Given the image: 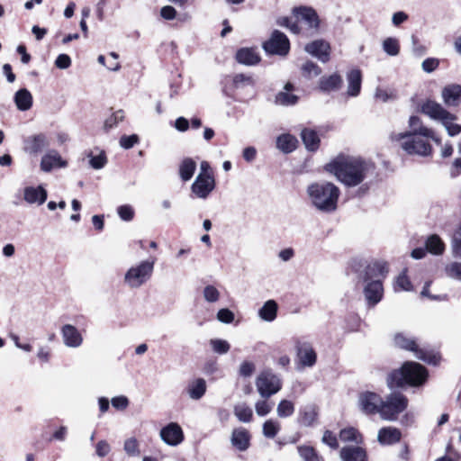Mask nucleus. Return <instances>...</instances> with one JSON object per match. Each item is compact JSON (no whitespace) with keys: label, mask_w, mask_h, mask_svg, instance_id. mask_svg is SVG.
Instances as JSON below:
<instances>
[{"label":"nucleus","mask_w":461,"mask_h":461,"mask_svg":"<svg viewBox=\"0 0 461 461\" xmlns=\"http://www.w3.org/2000/svg\"><path fill=\"white\" fill-rule=\"evenodd\" d=\"M352 271L357 275V282L364 285L363 294L369 307L376 305L383 298L382 278L388 272L384 261L368 262L362 258H354L350 263Z\"/></svg>","instance_id":"nucleus-1"},{"label":"nucleus","mask_w":461,"mask_h":461,"mask_svg":"<svg viewBox=\"0 0 461 461\" xmlns=\"http://www.w3.org/2000/svg\"><path fill=\"white\" fill-rule=\"evenodd\" d=\"M324 168L346 186L354 187L365 180L374 165L360 158L339 156L326 164Z\"/></svg>","instance_id":"nucleus-2"},{"label":"nucleus","mask_w":461,"mask_h":461,"mask_svg":"<svg viewBox=\"0 0 461 461\" xmlns=\"http://www.w3.org/2000/svg\"><path fill=\"white\" fill-rule=\"evenodd\" d=\"M307 195L318 211L330 213L337 210L340 191L331 182H315L308 185Z\"/></svg>","instance_id":"nucleus-3"},{"label":"nucleus","mask_w":461,"mask_h":461,"mask_svg":"<svg viewBox=\"0 0 461 461\" xmlns=\"http://www.w3.org/2000/svg\"><path fill=\"white\" fill-rule=\"evenodd\" d=\"M428 378V371L422 365L407 361L399 368L392 371L387 377V385L391 388H400L406 385L420 386Z\"/></svg>","instance_id":"nucleus-4"},{"label":"nucleus","mask_w":461,"mask_h":461,"mask_svg":"<svg viewBox=\"0 0 461 461\" xmlns=\"http://www.w3.org/2000/svg\"><path fill=\"white\" fill-rule=\"evenodd\" d=\"M422 113L429 118L439 121L446 128L450 137L456 136L461 133V125L455 123L457 119L456 115L451 113L436 101L428 99L420 106V110Z\"/></svg>","instance_id":"nucleus-5"},{"label":"nucleus","mask_w":461,"mask_h":461,"mask_svg":"<svg viewBox=\"0 0 461 461\" xmlns=\"http://www.w3.org/2000/svg\"><path fill=\"white\" fill-rule=\"evenodd\" d=\"M393 342L396 347L413 352L416 358L429 365H437L439 361L438 355L429 352L423 348H420L414 339L409 338L402 332L394 335Z\"/></svg>","instance_id":"nucleus-6"},{"label":"nucleus","mask_w":461,"mask_h":461,"mask_svg":"<svg viewBox=\"0 0 461 461\" xmlns=\"http://www.w3.org/2000/svg\"><path fill=\"white\" fill-rule=\"evenodd\" d=\"M255 384L262 398L267 399L282 389V380L270 368L262 370L256 378Z\"/></svg>","instance_id":"nucleus-7"},{"label":"nucleus","mask_w":461,"mask_h":461,"mask_svg":"<svg viewBox=\"0 0 461 461\" xmlns=\"http://www.w3.org/2000/svg\"><path fill=\"white\" fill-rule=\"evenodd\" d=\"M408 407L407 397L399 392L391 393L383 401L381 417L386 420H395L397 416Z\"/></svg>","instance_id":"nucleus-8"},{"label":"nucleus","mask_w":461,"mask_h":461,"mask_svg":"<svg viewBox=\"0 0 461 461\" xmlns=\"http://www.w3.org/2000/svg\"><path fill=\"white\" fill-rule=\"evenodd\" d=\"M153 269L154 261H141L139 265L128 269L124 276V282L131 288H138L151 277Z\"/></svg>","instance_id":"nucleus-9"},{"label":"nucleus","mask_w":461,"mask_h":461,"mask_svg":"<svg viewBox=\"0 0 461 461\" xmlns=\"http://www.w3.org/2000/svg\"><path fill=\"white\" fill-rule=\"evenodd\" d=\"M396 140H403L401 146L410 155L427 157L431 154L432 147L422 136L411 133H399Z\"/></svg>","instance_id":"nucleus-10"},{"label":"nucleus","mask_w":461,"mask_h":461,"mask_svg":"<svg viewBox=\"0 0 461 461\" xmlns=\"http://www.w3.org/2000/svg\"><path fill=\"white\" fill-rule=\"evenodd\" d=\"M262 48L268 55L285 57L290 51V41L284 32L275 30L270 38L263 42Z\"/></svg>","instance_id":"nucleus-11"},{"label":"nucleus","mask_w":461,"mask_h":461,"mask_svg":"<svg viewBox=\"0 0 461 461\" xmlns=\"http://www.w3.org/2000/svg\"><path fill=\"white\" fill-rule=\"evenodd\" d=\"M383 404L381 396L373 392H363L358 397V406L362 412L366 415L380 413Z\"/></svg>","instance_id":"nucleus-12"},{"label":"nucleus","mask_w":461,"mask_h":461,"mask_svg":"<svg viewBox=\"0 0 461 461\" xmlns=\"http://www.w3.org/2000/svg\"><path fill=\"white\" fill-rule=\"evenodd\" d=\"M213 176L198 175L191 185V191L196 197L206 199L215 188Z\"/></svg>","instance_id":"nucleus-13"},{"label":"nucleus","mask_w":461,"mask_h":461,"mask_svg":"<svg viewBox=\"0 0 461 461\" xmlns=\"http://www.w3.org/2000/svg\"><path fill=\"white\" fill-rule=\"evenodd\" d=\"M304 50L322 63L330 59V45L325 40L319 39L307 43Z\"/></svg>","instance_id":"nucleus-14"},{"label":"nucleus","mask_w":461,"mask_h":461,"mask_svg":"<svg viewBox=\"0 0 461 461\" xmlns=\"http://www.w3.org/2000/svg\"><path fill=\"white\" fill-rule=\"evenodd\" d=\"M320 410L315 403H308L299 408L297 423L303 427H313L319 419Z\"/></svg>","instance_id":"nucleus-15"},{"label":"nucleus","mask_w":461,"mask_h":461,"mask_svg":"<svg viewBox=\"0 0 461 461\" xmlns=\"http://www.w3.org/2000/svg\"><path fill=\"white\" fill-rule=\"evenodd\" d=\"M161 439L169 446H177L184 440V433L181 427L171 422L161 429Z\"/></svg>","instance_id":"nucleus-16"},{"label":"nucleus","mask_w":461,"mask_h":461,"mask_svg":"<svg viewBox=\"0 0 461 461\" xmlns=\"http://www.w3.org/2000/svg\"><path fill=\"white\" fill-rule=\"evenodd\" d=\"M299 363L303 366H312L317 360V355L309 342L297 341L295 345Z\"/></svg>","instance_id":"nucleus-17"},{"label":"nucleus","mask_w":461,"mask_h":461,"mask_svg":"<svg viewBox=\"0 0 461 461\" xmlns=\"http://www.w3.org/2000/svg\"><path fill=\"white\" fill-rule=\"evenodd\" d=\"M343 86V78L338 73H333L330 76H322L318 82V89L324 94L337 92L341 89Z\"/></svg>","instance_id":"nucleus-18"},{"label":"nucleus","mask_w":461,"mask_h":461,"mask_svg":"<svg viewBox=\"0 0 461 461\" xmlns=\"http://www.w3.org/2000/svg\"><path fill=\"white\" fill-rule=\"evenodd\" d=\"M50 142L44 133H39L28 137L24 140V150L30 154H39L49 147Z\"/></svg>","instance_id":"nucleus-19"},{"label":"nucleus","mask_w":461,"mask_h":461,"mask_svg":"<svg viewBox=\"0 0 461 461\" xmlns=\"http://www.w3.org/2000/svg\"><path fill=\"white\" fill-rule=\"evenodd\" d=\"M61 335L64 344L68 348H78L83 343L82 335L78 330L71 324H65L61 328Z\"/></svg>","instance_id":"nucleus-20"},{"label":"nucleus","mask_w":461,"mask_h":461,"mask_svg":"<svg viewBox=\"0 0 461 461\" xmlns=\"http://www.w3.org/2000/svg\"><path fill=\"white\" fill-rule=\"evenodd\" d=\"M251 436L245 428H237L232 430L230 442L239 451H246L250 446Z\"/></svg>","instance_id":"nucleus-21"},{"label":"nucleus","mask_w":461,"mask_h":461,"mask_svg":"<svg viewBox=\"0 0 461 461\" xmlns=\"http://www.w3.org/2000/svg\"><path fill=\"white\" fill-rule=\"evenodd\" d=\"M441 96L447 106H457L461 101V85H447L442 89Z\"/></svg>","instance_id":"nucleus-22"},{"label":"nucleus","mask_w":461,"mask_h":461,"mask_svg":"<svg viewBox=\"0 0 461 461\" xmlns=\"http://www.w3.org/2000/svg\"><path fill=\"white\" fill-rule=\"evenodd\" d=\"M402 438V432L394 427H384L379 429L377 441L383 446H391L398 443Z\"/></svg>","instance_id":"nucleus-23"},{"label":"nucleus","mask_w":461,"mask_h":461,"mask_svg":"<svg viewBox=\"0 0 461 461\" xmlns=\"http://www.w3.org/2000/svg\"><path fill=\"white\" fill-rule=\"evenodd\" d=\"M342 461H367V453L365 448L358 446H346L339 451Z\"/></svg>","instance_id":"nucleus-24"},{"label":"nucleus","mask_w":461,"mask_h":461,"mask_svg":"<svg viewBox=\"0 0 461 461\" xmlns=\"http://www.w3.org/2000/svg\"><path fill=\"white\" fill-rule=\"evenodd\" d=\"M235 59L238 63L246 66H255L261 60L256 48H240L237 50Z\"/></svg>","instance_id":"nucleus-25"},{"label":"nucleus","mask_w":461,"mask_h":461,"mask_svg":"<svg viewBox=\"0 0 461 461\" xmlns=\"http://www.w3.org/2000/svg\"><path fill=\"white\" fill-rule=\"evenodd\" d=\"M48 197V193L42 185L37 187L27 186L23 190V199L28 203L43 204Z\"/></svg>","instance_id":"nucleus-26"},{"label":"nucleus","mask_w":461,"mask_h":461,"mask_svg":"<svg viewBox=\"0 0 461 461\" xmlns=\"http://www.w3.org/2000/svg\"><path fill=\"white\" fill-rule=\"evenodd\" d=\"M294 88L295 87L293 83L287 82L284 86V91L276 94L275 98L276 104L283 106H291L296 104L299 101V96L292 94Z\"/></svg>","instance_id":"nucleus-27"},{"label":"nucleus","mask_w":461,"mask_h":461,"mask_svg":"<svg viewBox=\"0 0 461 461\" xmlns=\"http://www.w3.org/2000/svg\"><path fill=\"white\" fill-rule=\"evenodd\" d=\"M293 12L298 19H302L304 22H306L310 28H319V16L313 8L307 6H300L295 7Z\"/></svg>","instance_id":"nucleus-28"},{"label":"nucleus","mask_w":461,"mask_h":461,"mask_svg":"<svg viewBox=\"0 0 461 461\" xmlns=\"http://www.w3.org/2000/svg\"><path fill=\"white\" fill-rule=\"evenodd\" d=\"M301 139L308 151H316L321 143L320 137L316 131L309 128H304L301 131Z\"/></svg>","instance_id":"nucleus-29"},{"label":"nucleus","mask_w":461,"mask_h":461,"mask_svg":"<svg viewBox=\"0 0 461 461\" xmlns=\"http://www.w3.org/2000/svg\"><path fill=\"white\" fill-rule=\"evenodd\" d=\"M66 162L56 150H51L44 155L41 161V168L44 172H50L55 167H65Z\"/></svg>","instance_id":"nucleus-30"},{"label":"nucleus","mask_w":461,"mask_h":461,"mask_svg":"<svg viewBox=\"0 0 461 461\" xmlns=\"http://www.w3.org/2000/svg\"><path fill=\"white\" fill-rule=\"evenodd\" d=\"M348 95L357 96L361 90L362 74L359 69H352L347 74Z\"/></svg>","instance_id":"nucleus-31"},{"label":"nucleus","mask_w":461,"mask_h":461,"mask_svg":"<svg viewBox=\"0 0 461 461\" xmlns=\"http://www.w3.org/2000/svg\"><path fill=\"white\" fill-rule=\"evenodd\" d=\"M14 101L17 109L23 112L31 109L33 104L32 95L27 88L19 89L14 94Z\"/></svg>","instance_id":"nucleus-32"},{"label":"nucleus","mask_w":461,"mask_h":461,"mask_svg":"<svg viewBox=\"0 0 461 461\" xmlns=\"http://www.w3.org/2000/svg\"><path fill=\"white\" fill-rule=\"evenodd\" d=\"M206 382L203 378L191 381L187 387V393L192 400H200L206 393Z\"/></svg>","instance_id":"nucleus-33"},{"label":"nucleus","mask_w":461,"mask_h":461,"mask_svg":"<svg viewBox=\"0 0 461 461\" xmlns=\"http://www.w3.org/2000/svg\"><path fill=\"white\" fill-rule=\"evenodd\" d=\"M196 170V162L192 158H185L179 164L178 174L182 181H189Z\"/></svg>","instance_id":"nucleus-34"},{"label":"nucleus","mask_w":461,"mask_h":461,"mask_svg":"<svg viewBox=\"0 0 461 461\" xmlns=\"http://www.w3.org/2000/svg\"><path fill=\"white\" fill-rule=\"evenodd\" d=\"M297 143V139L289 133L281 134L276 139L277 149L286 154L293 152L296 149Z\"/></svg>","instance_id":"nucleus-35"},{"label":"nucleus","mask_w":461,"mask_h":461,"mask_svg":"<svg viewBox=\"0 0 461 461\" xmlns=\"http://www.w3.org/2000/svg\"><path fill=\"white\" fill-rule=\"evenodd\" d=\"M278 305L275 300L267 301L258 311L259 317L266 321H273L277 315Z\"/></svg>","instance_id":"nucleus-36"},{"label":"nucleus","mask_w":461,"mask_h":461,"mask_svg":"<svg viewBox=\"0 0 461 461\" xmlns=\"http://www.w3.org/2000/svg\"><path fill=\"white\" fill-rule=\"evenodd\" d=\"M409 125L411 131H406L405 133L415 134L416 136H432V130L423 126L421 120L416 115L410 117Z\"/></svg>","instance_id":"nucleus-37"},{"label":"nucleus","mask_w":461,"mask_h":461,"mask_svg":"<svg viewBox=\"0 0 461 461\" xmlns=\"http://www.w3.org/2000/svg\"><path fill=\"white\" fill-rule=\"evenodd\" d=\"M425 248L431 254L440 255L445 250V244L438 235L432 234L427 238Z\"/></svg>","instance_id":"nucleus-38"},{"label":"nucleus","mask_w":461,"mask_h":461,"mask_svg":"<svg viewBox=\"0 0 461 461\" xmlns=\"http://www.w3.org/2000/svg\"><path fill=\"white\" fill-rule=\"evenodd\" d=\"M298 453L303 461H323L316 449L311 446H299L297 447Z\"/></svg>","instance_id":"nucleus-39"},{"label":"nucleus","mask_w":461,"mask_h":461,"mask_svg":"<svg viewBox=\"0 0 461 461\" xmlns=\"http://www.w3.org/2000/svg\"><path fill=\"white\" fill-rule=\"evenodd\" d=\"M339 438L344 442H355L358 444L362 441L361 434L353 427L341 429L339 432Z\"/></svg>","instance_id":"nucleus-40"},{"label":"nucleus","mask_w":461,"mask_h":461,"mask_svg":"<svg viewBox=\"0 0 461 461\" xmlns=\"http://www.w3.org/2000/svg\"><path fill=\"white\" fill-rule=\"evenodd\" d=\"M301 71L304 77L312 78V77L320 76L322 69L315 62L307 60L302 65Z\"/></svg>","instance_id":"nucleus-41"},{"label":"nucleus","mask_w":461,"mask_h":461,"mask_svg":"<svg viewBox=\"0 0 461 461\" xmlns=\"http://www.w3.org/2000/svg\"><path fill=\"white\" fill-rule=\"evenodd\" d=\"M281 429L280 423L274 420H267L263 423V435L267 438H274Z\"/></svg>","instance_id":"nucleus-42"},{"label":"nucleus","mask_w":461,"mask_h":461,"mask_svg":"<svg viewBox=\"0 0 461 461\" xmlns=\"http://www.w3.org/2000/svg\"><path fill=\"white\" fill-rule=\"evenodd\" d=\"M232 84L234 88L242 89L247 86L253 87L255 86V81L252 77L240 73L233 77Z\"/></svg>","instance_id":"nucleus-43"},{"label":"nucleus","mask_w":461,"mask_h":461,"mask_svg":"<svg viewBox=\"0 0 461 461\" xmlns=\"http://www.w3.org/2000/svg\"><path fill=\"white\" fill-rule=\"evenodd\" d=\"M383 50L389 56H397L400 52L399 41L393 37L386 38L383 41Z\"/></svg>","instance_id":"nucleus-44"},{"label":"nucleus","mask_w":461,"mask_h":461,"mask_svg":"<svg viewBox=\"0 0 461 461\" xmlns=\"http://www.w3.org/2000/svg\"><path fill=\"white\" fill-rule=\"evenodd\" d=\"M234 414L242 422H249L253 417L252 409L246 404L235 406Z\"/></svg>","instance_id":"nucleus-45"},{"label":"nucleus","mask_w":461,"mask_h":461,"mask_svg":"<svg viewBox=\"0 0 461 461\" xmlns=\"http://www.w3.org/2000/svg\"><path fill=\"white\" fill-rule=\"evenodd\" d=\"M294 412V404L289 400H281L276 408V413L280 418H287Z\"/></svg>","instance_id":"nucleus-46"},{"label":"nucleus","mask_w":461,"mask_h":461,"mask_svg":"<svg viewBox=\"0 0 461 461\" xmlns=\"http://www.w3.org/2000/svg\"><path fill=\"white\" fill-rule=\"evenodd\" d=\"M210 345L214 353L224 355L229 352L230 348V343L221 339H212L210 340Z\"/></svg>","instance_id":"nucleus-47"},{"label":"nucleus","mask_w":461,"mask_h":461,"mask_svg":"<svg viewBox=\"0 0 461 461\" xmlns=\"http://www.w3.org/2000/svg\"><path fill=\"white\" fill-rule=\"evenodd\" d=\"M89 164L94 169H101L107 163V158L104 151H101L98 155L95 156L92 152L88 154Z\"/></svg>","instance_id":"nucleus-48"},{"label":"nucleus","mask_w":461,"mask_h":461,"mask_svg":"<svg viewBox=\"0 0 461 461\" xmlns=\"http://www.w3.org/2000/svg\"><path fill=\"white\" fill-rule=\"evenodd\" d=\"M124 118V113L122 110H118L113 113L109 118L104 121V128L106 131L117 126L119 122H122Z\"/></svg>","instance_id":"nucleus-49"},{"label":"nucleus","mask_w":461,"mask_h":461,"mask_svg":"<svg viewBox=\"0 0 461 461\" xmlns=\"http://www.w3.org/2000/svg\"><path fill=\"white\" fill-rule=\"evenodd\" d=\"M123 449L131 456H137L140 455L139 443L135 438L126 439L124 441Z\"/></svg>","instance_id":"nucleus-50"},{"label":"nucleus","mask_w":461,"mask_h":461,"mask_svg":"<svg viewBox=\"0 0 461 461\" xmlns=\"http://www.w3.org/2000/svg\"><path fill=\"white\" fill-rule=\"evenodd\" d=\"M119 217L124 221H131L134 218V210L130 204H123L117 208Z\"/></svg>","instance_id":"nucleus-51"},{"label":"nucleus","mask_w":461,"mask_h":461,"mask_svg":"<svg viewBox=\"0 0 461 461\" xmlns=\"http://www.w3.org/2000/svg\"><path fill=\"white\" fill-rule=\"evenodd\" d=\"M446 275L448 277L461 280V263L453 262L445 267Z\"/></svg>","instance_id":"nucleus-52"},{"label":"nucleus","mask_w":461,"mask_h":461,"mask_svg":"<svg viewBox=\"0 0 461 461\" xmlns=\"http://www.w3.org/2000/svg\"><path fill=\"white\" fill-rule=\"evenodd\" d=\"M203 297L208 303H215L220 298V293L215 286L209 285L203 288Z\"/></svg>","instance_id":"nucleus-53"},{"label":"nucleus","mask_w":461,"mask_h":461,"mask_svg":"<svg viewBox=\"0 0 461 461\" xmlns=\"http://www.w3.org/2000/svg\"><path fill=\"white\" fill-rule=\"evenodd\" d=\"M138 142L139 137L136 134L122 135L120 139V145L125 149H131Z\"/></svg>","instance_id":"nucleus-54"},{"label":"nucleus","mask_w":461,"mask_h":461,"mask_svg":"<svg viewBox=\"0 0 461 461\" xmlns=\"http://www.w3.org/2000/svg\"><path fill=\"white\" fill-rule=\"evenodd\" d=\"M217 319L222 323H231L234 321V313L228 308H222L217 312Z\"/></svg>","instance_id":"nucleus-55"},{"label":"nucleus","mask_w":461,"mask_h":461,"mask_svg":"<svg viewBox=\"0 0 461 461\" xmlns=\"http://www.w3.org/2000/svg\"><path fill=\"white\" fill-rule=\"evenodd\" d=\"M439 65V60L436 58H427L421 63V68L426 73H432Z\"/></svg>","instance_id":"nucleus-56"},{"label":"nucleus","mask_w":461,"mask_h":461,"mask_svg":"<svg viewBox=\"0 0 461 461\" xmlns=\"http://www.w3.org/2000/svg\"><path fill=\"white\" fill-rule=\"evenodd\" d=\"M255 364L250 361H243L239 369V375L243 377H249L255 372Z\"/></svg>","instance_id":"nucleus-57"},{"label":"nucleus","mask_w":461,"mask_h":461,"mask_svg":"<svg viewBox=\"0 0 461 461\" xmlns=\"http://www.w3.org/2000/svg\"><path fill=\"white\" fill-rule=\"evenodd\" d=\"M396 285L402 291H411L412 290V285L406 276V270H404L396 280Z\"/></svg>","instance_id":"nucleus-58"},{"label":"nucleus","mask_w":461,"mask_h":461,"mask_svg":"<svg viewBox=\"0 0 461 461\" xmlns=\"http://www.w3.org/2000/svg\"><path fill=\"white\" fill-rule=\"evenodd\" d=\"M111 404L113 408L122 411L128 407L129 400L124 395L115 396L112 398Z\"/></svg>","instance_id":"nucleus-59"},{"label":"nucleus","mask_w":461,"mask_h":461,"mask_svg":"<svg viewBox=\"0 0 461 461\" xmlns=\"http://www.w3.org/2000/svg\"><path fill=\"white\" fill-rule=\"evenodd\" d=\"M321 440L333 449L339 447L337 437L330 430L324 431Z\"/></svg>","instance_id":"nucleus-60"},{"label":"nucleus","mask_w":461,"mask_h":461,"mask_svg":"<svg viewBox=\"0 0 461 461\" xmlns=\"http://www.w3.org/2000/svg\"><path fill=\"white\" fill-rule=\"evenodd\" d=\"M111 451V447L106 440H100L95 446V453L99 457L106 456Z\"/></svg>","instance_id":"nucleus-61"},{"label":"nucleus","mask_w":461,"mask_h":461,"mask_svg":"<svg viewBox=\"0 0 461 461\" xmlns=\"http://www.w3.org/2000/svg\"><path fill=\"white\" fill-rule=\"evenodd\" d=\"M55 66L60 69L68 68L71 66V59L68 54H59L56 60Z\"/></svg>","instance_id":"nucleus-62"},{"label":"nucleus","mask_w":461,"mask_h":461,"mask_svg":"<svg viewBox=\"0 0 461 461\" xmlns=\"http://www.w3.org/2000/svg\"><path fill=\"white\" fill-rule=\"evenodd\" d=\"M452 247L454 255L461 258V224L453 238Z\"/></svg>","instance_id":"nucleus-63"},{"label":"nucleus","mask_w":461,"mask_h":461,"mask_svg":"<svg viewBox=\"0 0 461 461\" xmlns=\"http://www.w3.org/2000/svg\"><path fill=\"white\" fill-rule=\"evenodd\" d=\"M256 412L258 416H266L271 411V407L267 401H258L255 405Z\"/></svg>","instance_id":"nucleus-64"}]
</instances>
